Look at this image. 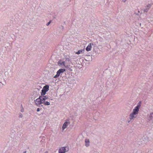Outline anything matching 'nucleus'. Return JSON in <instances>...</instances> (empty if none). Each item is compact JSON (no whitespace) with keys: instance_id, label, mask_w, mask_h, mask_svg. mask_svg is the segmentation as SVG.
I'll list each match as a JSON object with an SVG mask.
<instances>
[{"instance_id":"nucleus-1","label":"nucleus","mask_w":153,"mask_h":153,"mask_svg":"<svg viewBox=\"0 0 153 153\" xmlns=\"http://www.w3.org/2000/svg\"><path fill=\"white\" fill-rule=\"evenodd\" d=\"M140 107L141 105L139 103L133 110L132 112L129 116V118L131 121H133L134 119L137 117Z\"/></svg>"},{"instance_id":"nucleus-2","label":"nucleus","mask_w":153,"mask_h":153,"mask_svg":"<svg viewBox=\"0 0 153 153\" xmlns=\"http://www.w3.org/2000/svg\"><path fill=\"white\" fill-rule=\"evenodd\" d=\"M35 102L36 105L37 106H39L40 104H42V102L40 97L39 98L37 99L35 101Z\"/></svg>"},{"instance_id":"nucleus-3","label":"nucleus","mask_w":153,"mask_h":153,"mask_svg":"<svg viewBox=\"0 0 153 153\" xmlns=\"http://www.w3.org/2000/svg\"><path fill=\"white\" fill-rule=\"evenodd\" d=\"M40 98L41 99L42 104H44L45 105H50V103L49 102H46L45 101L46 100H45V99L42 98L41 96H40Z\"/></svg>"},{"instance_id":"nucleus-4","label":"nucleus","mask_w":153,"mask_h":153,"mask_svg":"<svg viewBox=\"0 0 153 153\" xmlns=\"http://www.w3.org/2000/svg\"><path fill=\"white\" fill-rule=\"evenodd\" d=\"M66 152L65 147H63L60 148L59 150V153H65Z\"/></svg>"},{"instance_id":"nucleus-5","label":"nucleus","mask_w":153,"mask_h":153,"mask_svg":"<svg viewBox=\"0 0 153 153\" xmlns=\"http://www.w3.org/2000/svg\"><path fill=\"white\" fill-rule=\"evenodd\" d=\"M70 123V122L66 121L63 124L62 126V129L63 130H64L65 128H66L68 125Z\"/></svg>"},{"instance_id":"nucleus-6","label":"nucleus","mask_w":153,"mask_h":153,"mask_svg":"<svg viewBox=\"0 0 153 153\" xmlns=\"http://www.w3.org/2000/svg\"><path fill=\"white\" fill-rule=\"evenodd\" d=\"M93 45V44L90 43L86 48V51H91L92 48V45Z\"/></svg>"},{"instance_id":"nucleus-7","label":"nucleus","mask_w":153,"mask_h":153,"mask_svg":"<svg viewBox=\"0 0 153 153\" xmlns=\"http://www.w3.org/2000/svg\"><path fill=\"white\" fill-rule=\"evenodd\" d=\"M151 6V4H148L146 6L145 8L144 9V11L146 12H147L149 10Z\"/></svg>"},{"instance_id":"nucleus-8","label":"nucleus","mask_w":153,"mask_h":153,"mask_svg":"<svg viewBox=\"0 0 153 153\" xmlns=\"http://www.w3.org/2000/svg\"><path fill=\"white\" fill-rule=\"evenodd\" d=\"M89 141L88 139H86L85 140V146L86 147H88L89 146Z\"/></svg>"},{"instance_id":"nucleus-9","label":"nucleus","mask_w":153,"mask_h":153,"mask_svg":"<svg viewBox=\"0 0 153 153\" xmlns=\"http://www.w3.org/2000/svg\"><path fill=\"white\" fill-rule=\"evenodd\" d=\"M58 63L59 65L65 66V61L60 60L58 62Z\"/></svg>"},{"instance_id":"nucleus-10","label":"nucleus","mask_w":153,"mask_h":153,"mask_svg":"<svg viewBox=\"0 0 153 153\" xmlns=\"http://www.w3.org/2000/svg\"><path fill=\"white\" fill-rule=\"evenodd\" d=\"M84 52V49L79 50L77 52H76L75 53L77 54H79L83 53Z\"/></svg>"},{"instance_id":"nucleus-11","label":"nucleus","mask_w":153,"mask_h":153,"mask_svg":"<svg viewBox=\"0 0 153 153\" xmlns=\"http://www.w3.org/2000/svg\"><path fill=\"white\" fill-rule=\"evenodd\" d=\"M47 91V90L46 91L44 89H42V91L41 92V95L43 96L45 95L46 93V92Z\"/></svg>"},{"instance_id":"nucleus-12","label":"nucleus","mask_w":153,"mask_h":153,"mask_svg":"<svg viewBox=\"0 0 153 153\" xmlns=\"http://www.w3.org/2000/svg\"><path fill=\"white\" fill-rule=\"evenodd\" d=\"M58 71L61 74V73H63L65 71V69L61 68L59 69Z\"/></svg>"},{"instance_id":"nucleus-13","label":"nucleus","mask_w":153,"mask_h":153,"mask_svg":"<svg viewBox=\"0 0 153 153\" xmlns=\"http://www.w3.org/2000/svg\"><path fill=\"white\" fill-rule=\"evenodd\" d=\"M43 89L45 90V91L47 90V91L49 90V86L48 85H45Z\"/></svg>"},{"instance_id":"nucleus-14","label":"nucleus","mask_w":153,"mask_h":153,"mask_svg":"<svg viewBox=\"0 0 153 153\" xmlns=\"http://www.w3.org/2000/svg\"><path fill=\"white\" fill-rule=\"evenodd\" d=\"M60 73L58 71L57 72L56 74L54 76V78H56L60 76Z\"/></svg>"},{"instance_id":"nucleus-15","label":"nucleus","mask_w":153,"mask_h":153,"mask_svg":"<svg viewBox=\"0 0 153 153\" xmlns=\"http://www.w3.org/2000/svg\"><path fill=\"white\" fill-rule=\"evenodd\" d=\"M41 97H42L43 98H44V99H45L46 100H48V96H47V95L44 96H44H41Z\"/></svg>"},{"instance_id":"nucleus-16","label":"nucleus","mask_w":153,"mask_h":153,"mask_svg":"<svg viewBox=\"0 0 153 153\" xmlns=\"http://www.w3.org/2000/svg\"><path fill=\"white\" fill-rule=\"evenodd\" d=\"M51 21H50L46 25L47 26H48L51 23Z\"/></svg>"},{"instance_id":"nucleus-17","label":"nucleus","mask_w":153,"mask_h":153,"mask_svg":"<svg viewBox=\"0 0 153 153\" xmlns=\"http://www.w3.org/2000/svg\"><path fill=\"white\" fill-rule=\"evenodd\" d=\"M36 111H37V112L39 111H40L39 108H37Z\"/></svg>"},{"instance_id":"nucleus-18","label":"nucleus","mask_w":153,"mask_h":153,"mask_svg":"<svg viewBox=\"0 0 153 153\" xmlns=\"http://www.w3.org/2000/svg\"><path fill=\"white\" fill-rule=\"evenodd\" d=\"M22 114H21V115H19V118L21 117V118H22Z\"/></svg>"},{"instance_id":"nucleus-19","label":"nucleus","mask_w":153,"mask_h":153,"mask_svg":"<svg viewBox=\"0 0 153 153\" xmlns=\"http://www.w3.org/2000/svg\"><path fill=\"white\" fill-rule=\"evenodd\" d=\"M127 0H123V1L124 2H125Z\"/></svg>"},{"instance_id":"nucleus-20","label":"nucleus","mask_w":153,"mask_h":153,"mask_svg":"<svg viewBox=\"0 0 153 153\" xmlns=\"http://www.w3.org/2000/svg\"><path fill=\"white\" fill-rule=\"evenodd\" d=\"M21 111L22 112H23L24 111V109H22Z\"/></svg>"}]
</instances>
